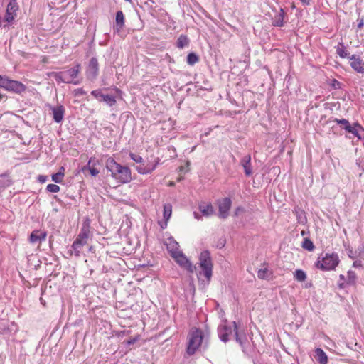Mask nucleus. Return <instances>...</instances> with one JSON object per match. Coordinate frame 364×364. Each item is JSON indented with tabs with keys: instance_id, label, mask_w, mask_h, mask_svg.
<instances>
[{
	"instance_id": "1",
	"label": "nucleus",
	"mask_w": 364,
	"mask_h": 364,
	"mask_svg": "<svg viewBox=\"0 0 364 364\" xmlns=\"http://www.w3.org/2000/svg\"><path fill=\"white\" fill-rule=\"evenodd\" d=\"M172 257L175 259L180 266L185 268L189 272L193 273L194 271H197L198 279H202L203 277H204L207 281L210 280L213 265L209 251L205 250L200 253L198 267L193 266L182 252Z\"/></svg>"
},
{
	"instance_id": "2",
	"label": "nucleus",
	"mask_w": 364,
	"mask_h": 364,
	"mask_svg": "<svg viewBox=\"0 0 364 364\" xmlns=\"http://www.w3.org/2000/svg\"><path fill=\"white\" fill-rule=\"evenodd\" d=\"M106 168L111 172L112 177L122 183H129L132 180L130 169L117 163L112 158L107 160Z\"/></svg>"
},
{
	"instance_id": "3",
	"label": "nucleus",
	"mask_w": 364,
	"mask_h": 364,
	"mask_svg": "<svg viewBox=\"0 0 364 364\" xmlns=\"http://www.w3.org/2000/svg\"><path fill=\"white\" fill-rule=\"evenodd\" d=\"M90 232V226L85 223L79 235L71 246L75 256L79 257L80 255L82 247L87 243Z\"/></svg>"
},
{
	"instance_id": "4",
	"label": "nucleus",
	"mask_w": 364,
	"mask_h": 364,
	"mask_svg": "<svg viewBox=\"0 0 364 364\" xmlns=\"http://www.w3.org/2000/svg\"><path fill=\"white\" fill-rule=\"evenodd\" d=\"M338 264L339 258L336 253H326L321 261L320 257L318 258L316 266L323 271H329L334 269Z\"/></svg>"
},
{
	"instance_id": "5",
	"label": "nucleus",
	"mask_w": 364,
	"mask_h": 364,
	"mask_svg": "<svg viewBox=\"0 0 364 364\" xmlns=\"http://www.w3.org/2000/svg\"><path fill=\"white\" fill-rule=\"evenodd\" d=\"M203 338V331L200 329H195L190 333L186 350L189 355H192L196 352L201 345Z\"/></svg>"
},
{
	"instance_id": "6",
	"label": "nucleus",
	"mask_w": 364,
	"mask_h": 364,
	"mask_svg": "<svg viewBox=\"0 0 364 364\" xmlns=\"http://www.w3.org/2000/svg\"><path fill=\"white\" fill-rule=\"evenodd\" d=\"M81 71V65L80 64L75 65L74 67L63 71L64 76V83L79 85L82 82V79L79 78V74Z\"/></svg>"
},
{
	"instance_id": "7",
	"label": "nucleus",
	"mask_w": 364,
	"mask_h": 364,
	"mask_svg": "<svg viewBox=\"0 0 364 364\" xmlns=\"http://www.w3.org/2000/svg\"><path fill=\"white\" fill-rule=\"evenodd\" d=\"M99 73V65L97 59L95 57L92 58L88 63L86 69L87 78L93 80L96 79Z\"/></svg>"
},
{
	"instance_id": "8",
	"label": "nucleus",
	"mask_w": 364,
	"mask_h": 364,
	"mask_svg": "<svg viewBox=\"0 0 364 364\" xmlns=\"http://www.w3.org/2000/svg\"><path fill=\"white\" fill-rule=\"evenodd\" d=\"M18 9V4L16 0H10L7 5L4 21L11 23L16 16V11Z\"/></svg>"
},
{
	"instance_id": "9",
	"label": "nucleus",
	"mask_w": 364,
	"mask_h": 364,
	"mask_svg": "<svg viewBox=\"0 0 364 364\" xmlns=\"http://www.w3.org/2000/svg\"><path fill=\"white\" fill-rule=\"evenodd\" d=\"M232 205V201L230 198H225L218 204V216L220 218L225 219L229 215V210Z\"/></svg>"
},
{
	"instance_id": "10",
	"label": "nucleus",
	"mask_w": 364,
	"mask_h": 364,
	"mask_svg": "<svg viewBox=\"0 0 364 364\" xmlns=\"http://www.w3.org/2000/svg\"><path fill=\"white\" fill-rule=\"evenodd\" d=\"M234 333V324L232 326H227L225 324L221 325L218 327V336L220 340L226 343L229 340V336Z\"/></svg>"
},
{
	"instance_id": "11",
	"label": "nucleus",
	"mask_w": 364,
	"mask_h": 364,
	"mask_svg": "<svg viewBox=\"0 0 364 364\" xmlns=\"http://www.w3.org/2000/svg\"><path fill=\"white\" fill-rule=\"evenodd\" d=\"M343 129L346 132L353 134L359 139H361L364 135V128L358 122H355L350 126L343 127Z\"/></svg>"
},
{
	"instance_id": "12",
	"label": "nucleus",
	"mask_w": 364,
	"mask_h": 364,
	"mask_svg": "<svg viewBox=\"0 0 364 364\" xmlns=\"http://www.w3.org/2000/svg\"><path fill=\"white\" fill-rule=\"evenodd\" d=\"M346 282H338L339 289H345L348 286H353L356 284L357 275L354 271L349 270L347 272Z\"/></svg>"
},
{
	"instance_id": "13",
	"label": "nucleus",
	"mask_w": 364,
	"mask_h": 364,
	"mask_svg": "<svg viewBox=\"0 0 364 364\" xmlns=\"http://www.w3.org/2000/svg\"><path fill=\"white\" fill-rule=\"evenodd\" d=\"M350 66L358 73L364 74V61L355 55L350 57Z\"/></svg>"
},
{
	"instance_id": "14",
	"label": "nucleus",
	"mask_w": 364,
	"mask_h": 364,
	"mask_svg": "<svg viewBox=\"0 0 364 364\" xmlns=\"http://www.w3.org/2000/svg\"><path fill=\"white\" fill-rule=\"evenodd\" d=\"M165 245H166L167 250L171 254V257L175 256L181 252L179 250L178 243L172 237L168 238Z\"/></svg>"
},
{
	"instance_id": "15",
	"label": "nucleus",
	"mask_w": 364,
	"mask_h": 364,
	"mask_svg": "<svg viewBox=\"0 0 364 364\" xmlns=\"http://www.w3.org/2000/svg\"><path fill=\"white\" fill-rule=\"evenodd\" d=\"M26 87L22 82L16 80H11L9 83V86L8 87V91H11L17 94H21L25 92Z\"/></svg>"
},
{
	"instance_id": "16",
	"label": "nucleus",
	"mask_w": 364,
	"mask_h": 364,
	"mask_svg": "<svg viewBox=\"0 0 364 364\" xmlns=\"http://www.w3.org/2000/svg\"><path fill=\"white\" fill-rule=\"evenodd\" d=\"M98 163L97 160H95V158H90L87 164L85 166L82 171L83 172H85L86 171H88L90 174L92 176H96L99 173V171L95 167V166Z\"/></svg>"
},
{
	"instance_id": "17",
	"label": "nucleus",
	"mask_w": 364,
	"mask_h": 364,
	"mask_svg": "<svg viewBox=\"0 0 364 364\" xmlns=\"http://www.w3.org/2000/svg\"><path fill=\"white\" fill-rule=\"evenodd\" d=\"M51 110L53 112V117L55 122L60 123L62 122L64 113H65V108L63 106L60 105L54 107H51Z\"/></svg>"
},
{
	"instance_id": "18",
	"label": "nucleus",
	"mask_w": 364,
	"mask_h": 364,
	"mask_svg": "<svg viewBox=\"0 0 364 364\" xmlns=\"http://www.w3.org/2000/svg\"><path fill=\"white\" fill-rule=\"evenodd\" d=\"M241 166L244 168L245 174L247 176H250L252 173V166H251V156L250 155L245 156L240 161Z\"/></svg>"
},
{
	"instance_id": "19",
	"label": "nucleus",
	"mask_w": 364,
	"mask_h": 364,
	"mask_svg": "<svg viewBox=\"0 0 364 364\" xmlns=\"http://www.w3.org/2000/svg\"><path fill=\"white\" fill-rule=\"evenodd\" d=\"M46 236H47V234L46 232L34 230L31 232V234L30 235V242L31 243L41 242V241L46 240Z\"/></svg>"
},
{
	"instance_id": "20",
	"label": "nucleus",
	"mask_w": 364,
	"mask_h": 364,
	"mask_svg": "<svg viewBox=\"0 0 364 364\" xmlns=\"http://www.w3.org/2000/svg\"><path fill=\"white\" fill-rule=\"evenodd\" d=\"M315 358L320 364H327L328 357L326 353L320 348L315 350Z\"/></svg>"
},
{
	"instance_id": "21",
	"label": "nucleus",
	"mask_w": 364,
	"mask_h": 364,
	"mask_svg": "<svg viewBox=\"0 0 364 364\" xmlns=\"http://www.w3.org/2000/svg\"><path fill=\"white\" fill-rule=\"evenodd\" d=\"M285 12L283 9H280L279 13L274 16L272 24L274 26L282 27L284 26V18Z\"/></svg>"
},
{
	"instance_id": "22",
	"label": "nucleus",
	"mask_w": 364,
	"mask_h": 364,
	"mask_svg": "<svg viewBox=\"0 0 364 364\" xmlns=\"http://www.w3.org/2000/svg\"><path fill=\"white\" fill-rule=\"evenodd\" d=\"M116 27L117 31H119L124 26V16L122 11H118L116 14Z\"/></svg>"
},
{
	"instance_id": "23",
	"label": "nucleus",
	"mask_w": 364,
	"mask_h": 364,
	"mask_svg": "<svg viewBox=\"0 0 364 364\" xmlns=\"http://www.w3.org/2000/svg\"><path fill=\"white\" fill-rule=\"evenodd\" d=\"M199 210L205 216H210L213 215L214 210L210 203H203L199 205Z\"/></svg>"
},
{
	"instance_id": "24",
	"label": "nucleus",
	"mask_w": 364,
	"mask_h": 364,
	"mask_svg": "<svg viewBox=\"0 0 364 364\" xmlns=\"http://www.w3.org/2000/svg\"><path fill=\"white\" fill-rule=\"evenodd\" d=\"M294 213L296 214L298 223H299L301 224H305L306 223L307 219H306V217L305 215V213L304 210L298 208V209H295Z\"/></svg>"
},
{
	"instance_id": "25",
	"label": "nucleus",
	"mask_w": 364,
	"mask_h": 364,
	"mask_svg": "<svg viewBox=\"0 0 364 364\" xmlns=\"http://www.w3.org/2000/svg\"><path fill=\"white\" fill-rule=\"evenodd\" d=\"M100 101L105 102L109 107L114 106L117 102L116 98L114 96L110 95H105V94H104V95L102 96V98L100 99Z\"/></svg>"
},
{
	"instance_id": "26",
	"label": "nucleus",
	"mask_w": 364,
	"mask_h": 364,
	"mask_svg": "<svg viewBox=\"0 0 364 364\" xmlns=\"http://www.w3.org/2000/svg\"><path fill=\"white\" fill-rule=\"evenodd\" d=\"M272 272L267 269H260L257 272V277L261 279H269L271 278Z\"/></svg>"
},
{
	"instance_id": "27",
	"label": "nucleus",
	"mask_w": 364,
	"mask_h": 364,
	"mask_svg": "<svg viewBox=\"0 0 364 364\" xmlns=\"http://www.w3.org/2000/svg\"><path fill=\"white\" fill-rule=\"evenodd\" d=\"M189 44V39L186 36L181 35L177 39V47L183 48Z\"/></svg>"
},
{
	"instance_id": "28",
	"label": "nucleus",
	"mask_w": 364,
	"mask_h": 364,
	"mask_svg": "<svg viewBox=\"0 0 364 364\" xmlns=\"http://www.w3.org/2000/svg\"><path fill=\"white\" fill-rule=\"evenodd\" d=\"M50 77H53L58 83H64V76L63 71L51 72L48 74Z\"/></svg>"
},
{
	"instance_id": "29",
	"label": "nucleus",
	"mask_w": 364,
	"mask_h": 364,
	"mask_svg": "<svg viewBox=\"0 0 364 364\" xmlns=\"http://www.w3.org/2000/svg\"><path fill=\"white\" fill-rule=\"evenodd\" d=\"M233 324H234V336L235 338V340L237 341V342H238L241 346L243 345L244 342L246 340V338L244 337V338H242L241 336H239V333H238V330H237V325L235 321H233Z\"/></svg>"
},
{
	"instance_id": "30",
	"label": "nucleus",
	"mask_w": 364,
	"mask_h": 364,
	"mask_svg": "<svg viewBox=\"0 0 364 364\" xmlns=\"http://www.w3.org/2000/svg\"><path fill=\"white\" fill-rule=\"evenodd\" d=\"M337 54L342 58L348 56V53L343 43H340L336 48Z\"/></svg>"
},
{
	"instance_id": "31",
	"label": "nucleus",
	"mask_w": 364,
	"mask_h": 364,
	"mask_svg": "<svg viewBox=\"0 0 364 364\" xmlns=\"http://www.w3.org/2000/svg\"><path fill=\"white\" fill-rule=\"evenodd\" d=\"M294 279L298 282H304L306 279V273L301 269H296L294 274Z\"/></svg>"
},
{
	"instance_id": "32",
	"label": "nucleus",
	"mask_w": 364,
	"mask_h": 364,
	"mask_svg": "<svg viewBox=\"0 0 364 364\" xmlns=\"http://www.w3.org/2000/svg\"><path fill=\"white\" fill-rule=\"evenodd\" d=\"M199 61L198 56L194 53H190L187 55V63L190 65H193Z\"/></svg>"
},
{
	"instance_id": "33",
	"label": "nucleus",
	"mask_w": 364,
	"mask_h": 364,
	"mask_svg": "<svg viewBox=\"0 0 364 364\" xmlns=\"http://www.w3.org/2000/svg\"><path fill=\"white\" fill-rule=\"evenodd\" d=\"M301 247L309 251H313L315 248L312 241L309 238H305L304 240Z\"/></svg>"
},
{
	"instance_id": "34",
	"label": "nucleus",
	"mask_w": 364,
	"mask_h": 364,
	"mask_svg": "<svg viewBox=\"0 0 364 364\" xmlns=\"http://www.w3.org/2000/svg\"><path fill=\"white\" fill-rule=\"evenodd\" d=\"M11 80L6 75H0V87L8 90Z\"/></svg>"
},
{
	"instance_id": "35",
	"label": "nucleus",
	"mask_w": 364,
	"mask_h": 364,
	"mask_svg": "<svg viewBox=\"0 0 364 364\" xmlns=\"http://www.w3.org/2000/svg\"><path fill=\"white\" fill-rule=\"evenodd\" d=\"M63 172H58L52 175V180L57 183H60L63 181Z\"/></svg>"
},
{
	"instance_id": "36",
	"label": "nucleus",
	"mask_w": 364,
	"mask_h": 364,
	"mask_svg": "<svg viewBox=\"0 0 364 364\" xmlns=\"http://www.w3.org/2000/svg\"><path fill=\"white\" fill-rule=\"evenodd\" d=\"M171 215V207L170 205L164 206V217L166 220H168Z\"/></svg>"
},
{
	"instance_id": "37",
	"label": "nucleus",
	"mask_w": 364,
	"mask_h": 364,
	"mask_svg": "<svg viewBox=\"0 0 364 364\" xmlns=\"http://www.w3.org/2000/svg\"><path fill=\"white\" fill-rule=\"evenodd\" d=\"M46 190L50 193H58L60 191V187L56 184L50 183L47 186Z\"/></svg>"
},
{
	"instance_id": "38",
	"label": "nucleus",
	"mask_w": 364,
	"mask_h": 364,
	"mask_svg": "<svg viewBox=\"0 0 364 364\" xmlns=\"http://www.w3.org/2000/svg\"><path fill=\"white\" fill-rule=\"evenodd\" d=\"M137 171L141 174H147L149 173V170H147L146 166L144 164H140L136 167Z\"/></svg>"
},
{
	"instance_id": "39",
	"label": "nucleus",
	"mask_w": 364,
	"mask_h": 364,
	"mask_svg": "<svg viewBox=\"0 0 364 364\" xmlns=\"http://www.w3.org/2000/svg\"><path fill=\"white\" fill-rule=\"evenodd\" d=\"M129 156L133 161H134L136 163H141L143 161L142 157L138 154L130 153Z\"/></svg>"
},
{
	"instance_id": "40",
	"label": "nucleus",
	"mask_w": 364,
	"mask_h": 364,
	"mask_svg": "<svg viewBox=\"0 0 364 364\" xmlns=\"http://www.w3.org/2000/svg\"><path fill=\"white\" fill-rule=\"evenodd\" d=\"M333 122H336L338 124H342L344 127H347V126H350L351 125L349 123V122L347 119H339L335 118L333 119Z\"/></svg>"
},
{
	"instance_id": "41",
	"label": "nucleus",
	"mask_w": 364,
	"mask_h": 364,
	"mask_svg": "<svg viewBox=\"0 0 364 364\" xmlns=\"http://www.w3.org/2000/svg\"><path fill=\"white\" fill-rule=\"evenodd\" d=\"M91 95L97 99H102L104 94L100 90H95L91 92Z\"/></svg>"
},
{
	"instance_id": "42",
	"label": "nucleus",
	"mask_w": 364,
	"mask_h": 364,
	"mask_svg": "<svg viewBox=\"0 0 364 364\" xmlns=\"http://www.w3.org/2000/svg\"><path fill=\"white\" fill-rule=\"evenodd\" d=\"M75 92L76 95H84L86 94V92L82 88L75 90Z\"/></svg>"
},
{
	"instance_id": "43",
	"label": "nucleus",
	"mask_w": 364,
	"mask_h": 364,
	"mask_svg": "<svg viewBox=\"0 0 364 364\" xmlns=\"http://www.w3.org/2000/svg\"><path fill=\"white\" fill-rule=\"evenodd\" d=\"M156 166H157V163L153 164V165H146V168L147 170H149V173H151L152 171H154L156 168Z\"/></svg>"
},
{
	"instance_id": "44",
	"label": "nucleus",
	"mask_w": 364,
	"mask_h": 364,
	"mask_svg": "<svg viewBox=\"0 0 364 364\" xmlns=\"http://www.w3.org/2000/svg\"><path fill=\"white\" fill-rule=\"evenodd\" d=\"M358 28H361L364 25V19L363 18H358Z\"/></svg>"
},
{
	"instance_id": "45",
	"label": "nucleus",
	"mask_w": 364,
	"mask_h": 364,
	"mask_svg": "<svg viewBox=\"0 0 364 364\" xmlns=\"http://www.w3.org/2000/svg\"><path fill=\"white\" fill-rule=\"evenodd\" d=\"M346 279H347L346 278V277L343 274H341L339 276V281H338V282H346Z\"/></svg>"
},
{
	"instance_id": "46",
	"label": "nucleus",
	"mask_w": 364,
	"mask_h": 364,
	"mask_svg": "<svg viewBox=\"0 0 364 364\" xmlns=\"http://www.w3.org/2000/svg\"><path fill=\"white\" fill-rule=\"evenodd\" d=\"M38 180H39V181H41V183H44V182H46V176H39V177H38Z\"/></svg>"
},
{
	"instance_id": "47",
	"label": "nucleus",
	"mask_w": 364,
	"mask_h": 364,
	"mask_svg": "<svg viewBox=\"0 0 364 364\" xmlns=\"http://www.w3.org/2000/svg\"><path fill=\"white\" fill-rule=\"evenodd\" d=\"M360 265H361V263H360V261H355V262H353V266L354 267H360Z\"/></svg>"
},
{
	"instance_id": "48",
	"label": "nucleus",
	"mask_w": 364,
	"mask_h": 364,
	"mask_svg": "<svg viewBox=\"0 0 364 364\" xmlns=\"http://www.w3.org/2000/svg\"><path fill=\"white\" fill-rule=\"evenodd\" d=\"M301 1L302 2V4H303L304 5L307 6V5H309V4H310V1H311V0H301Z\"/></svg>"
},
{
	"instance_id": "49",
	"label": "nucleus",
	"mask_w": 364,
	"mask_h": 364,
	"mask_svg": "<svg viewBox=\"0 0 364 364\" xmlns=\"http://www.w3.org/2000/svg\"><path fill=\"white\" fill-rule=\"evenodd\" d=\"M339 84H340V83H339V82H338V81H337L336 80H333V86L335 88H336V87H337V86H338V85H339Z\"/></svg>"
},
{
	"instance_id": "50",
	"label": "nucleus",
	"mask_w": 364,
	"mask_h": 364,
	"mask_svg": "<svg viewBox=\"0 0 364 364\" xmlns=\"http://www.w3.org/2000/svg\"><path fill=\"white\" fill-rule=\"evenodd\" d=\"M193 214H194L195 218H197V219L200 218V215H199V214L198 213L194 212Z\"/></svg>"
},
{
	"instance_id": "51",
	"label": "nucleus",
	"mask_w": 364,
	"mask_h": 364,
	"mask_svg": "<svg viewBox=\"0 0 364 364\" xmlns=\"http://www.w3.org/2000/svg\"><path fill=\"white\" fill-rule=\"evenodd\" d=\"M134 342H135V340H134V339H133V340H130V341H129L127 343H128V344L131 345V344H134Z\"/></svg>"
},
{
	"instance_id": "52",
	"label": "nucleus",
	"mask_w": 364,
	"mask_h": 364,
	"mask_svg": "<svg viewBox=\"0 0 364 364\" xmlns=\"http://www.w3.org/2000/svg\"><path fill=\"white\" fill-rule=\"evenodd\" d=\"M242 210V208L240 207H238L236 210H235V215H237L239 211H240Z\"/></svg>"
},
{
	"instance_id": "53",
	"label": "nucleus",
	"mask_w": 364,
	"mask_h": 364,
	"mask_svg": "<svg viewBox=\"0 0 364 364\" xmlns=\"http://www.w3.org/2000/svg\"><path fill=\"white\" fill-rule=\"evenodd\" d=\"M64 170H65L64 168L61 167L58 172H63L64 173Z\"/></svg>"
},
{
	"instance_id": "54",
	"label": "nucleus",
	"mask_w": 364,
	"mask_h": 364,
	"mask_svg": "<svg viewBox=\"0 0 364 364\" xmlns=\"http://www.w3.org/2000/svg\"><path fill=\"white\" fill-rule=\"evenodd\" d=\"M301 235H305V232H304V230H303V231H301Z\"/></svg>"
},
{
	"instance_id": "55",
	"label": "nucleus",
	"mask_w": 364,
	"mask_h": 364,
	"mask_svg": "<svg viewBox=\"0 0 364 364\" xmlns=\"http://www.w3.org/2000/svg\"><path fill=\"white\" fill-rule=\"evenodd\" d=\"M352 255V250H350V254H348V256H350Z\"/></svg>"
},
{
	"instance_id": "56",
	"label": "nucleus",
	"mask_w": 364,
	"mask_h": 364,
	"mask_svg": "<svg viewBox=\"0 0 364 364\" xmlns=\"http://www.w3.org/2000/svg\"><path fill=\"white\" fill-rule=\"evenodd\" d=\"M352 255V250H350V254H348V256H350Z\"/></svg>"
},
{
	"instance_id": "57",
	"label": "nucleus",
	"mask_w": 364,
	"mask_h": 364,
	"mask_svg": "<svg viewBox=\"0 0 364 364\" xmlns=\"http://www.w3.org/2000/svg\"><path fill=\"white\" fill-rule=\"evenodd\" d=\"M352 255V250H350V254H348V256H350Z\"/></svg>"
},
{
	"instance_id": "58",
	"label": "nucleus",
	"mask_w": 364,
	"mask_h": 364,
	"mask_svg": "<svg viewBox=\"0 0 364 364\" xmlns=\"http://www.w3.org/2000/svg\"><path fill=\"white\" fill-rule=\"evenodd\" d=\"M92 247H90V249H89V250H90V251H92Z\"/></svg>"
}]
</instances>
